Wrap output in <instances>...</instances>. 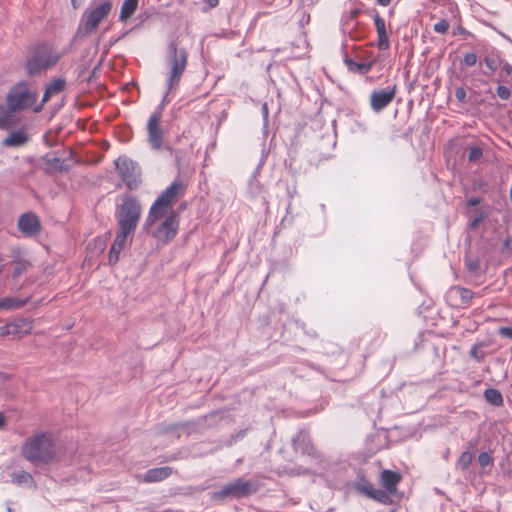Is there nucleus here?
Here are the masks:
<instances>
[{"label": "nucleus", "instance_id": "44", "mask_svg": "<svg viewBox=\"0 0 512 512\" xmlns=\"http://www.w3.org/2000/svg\"><path fill=\"white\" fill-rule=\"evenodd\" d=\"M53 94L51 92H48V89L46 88L45 92H44V95H43V98H42V103L37 106L34 111L35 112H40L42 110V107L43 105L49 101V99L51 98Z\"/></svg>", "mask_w": 512, "mask_h": 512}, {"label": "nucleus", "instance_id": "8", "mask_svg": "<svg viewBox=\"0 0 512 512\" xmlns=\"http://www.w3.org/2000/svg\"><path fill=\"white\" fill-rule=\"evenodd\" d=\"M36 99L37 94L31 93L26 83L21 82L10 89L6 97V102L11 109L18 112L31 107Z\"/></svg>", "mask_w": 512, "mask_h": 512}, {"label": "nucleus", "instance_id": "43", "mask_svg": "<svg viewBox=\"0 0 512 512\" xmlns=\"http://www.w3.org/2000/svg\"><path fill=\"white\" fill-rule=\"evenodd\" d=\"M479 347H480L479 345L475 344L471 347V349L469 351L470 357L474 358L477 361H481L483 358V355H479V353H478Z\"/></svg>", "mask_w": 512, "mask_h": 512}, {"label": "nucleus", "instance_id": "38", "mask_svg": "<svg viewBox=\"0 0 512 512\" xmlns=\"http://www.w3.org/2000/svg\"><path fill=\"white\" fill-rule=\"evenodd\" d=\"M496 95L501 100H508L511 97V90L504 84H499L496 88Z\"/></svg>", "mask_w": 512, "mask_h": 512}, {"label": "nucleus", "instance_id": "2", "mask_svg": "<svg viewBox=\"0 0 512 512\" xmlns=\"http://www.w3.org/2000/svg\"><path fill=\"white\" fill-rule=\"evenodd\" d=\"M142 206L139 200L131 194H123L121 203L116 206L115 217L118 231L133 239L136 228L141 218Z\"/></svg>", "mask_w": 512, "mask_h": 512}, {"label": "nucleus", "instance_id": "20", "mask_svg": "<svg viewBox=\"0 0 512 512\" xmlns=\"http://www.w3.org/2000/svg\"><path fill=\"white\" fill-rule=\"evenodd\" d=\"M402 477L398 472L385 469L381 472L380 483L387 490L394 494L397 490V486L400 483Z\"/></svg>", "mask_w": 512, "mask_h": 512}, {"label": "nucleus", "instance_id": "5", "mask_svg": "<svg viewBox=\"0 0 512 512\" xmlns=\"http://www.w3.org/2000/svg\"><path fill=\"white\" fill-rule=\"evenodd\" d=\"M257 490L258 487L253 481L236 478L223 485L220 490L215 491L212 497L216 500H223L225 498L240 499L256 493Z\"/></svg>", "mask_w": 512, "mask_h": 512}, {"label": "nucleus", "instance_id": "15", "mask_svg": "<svg viewBox=\"0 0 512 512\" xmlns=\"http://www.w3.org/2000/svg\"><path fill=\"white\" fill-rule=\"evenodd\" d=\"M31 329L30 323L26 320H15L10 322L4 326L0 327V335H11L13 337L21 338L23 335L27 334Z\"/></svg>", "mask_w": 512, "mask_h": 512}, {"label": "nucleus", "instance_id": "10", "mask_svg": "<svg viewBox=\"0 0 512 512\" xmlns=\"http://www.w3.org/2000/svg\"><path fill=\"white\" fill-rule=\"evenodd\" d=\"M58 58L56 54L51 52L50 48L46 46L39 47L26 63L27 72L29 75H36L53 66Z\"/></svg>", "mask_w": 512, "mask_h": 512}, {"label": "nucleus", "instance_id": "32", "mask_svg": "<svg viewBox=\"0 0 512 512\" xmlns=\"http://www.w3.org/2000/svg\"><path fill=\"white\" fill-rule=\"evenodd\" d=\"M24 301L13 298H4L0 300L1 309H16L24 305Z\"/></svg>", "mask_w": 512, "mask_h": 512}, {"label": "nucleus", "instance_id": "26", "mask_svg": "<svg viewBox=\"0 0 512 512\" xmlns=\"http://www.w3.org/2000/svg\"><path fill=\"white\" fill-rule=\"evenodd\" d=\"M354 488L360 494L369 497L370 493L374 490V485L364 475H359L354 483Z\"/></svg>", "mask_w": 512, "mask_h": 512}, {"label": "nucleus", "instance_id": "30", "mask_svg": "<svg viewBox=\"0 0 512 512\" xmlns=\"http://www.w3.org/2000/svg\"><path fill=\"white\" fill-rule=\"evenodd\" d=\"M12 482L17 485H24L28 483H33V477L29 472L26 471H16L11 474Z\"/></svg>", "mask_w": 512, "mask_h": 512}, {"label": "nucleus", "instance_id": "33", "mask_svg": "<svg viewBox=\"0 0 512 512\" xmlns=\"http://www.w3.org/2000/svg\"><path fill=\"white\" fill-rule=\"evenodd\" d=\"M47 164L54 167L56 170L63 172L68 171L69 166L65 163V160L54 157V158H44Z\"/></svg>", "mask_w": 512, "mask_h": 512}, {"label": "nucleus", "instance_id": "12", "mask_svg": "<svg viewBox=\"0 0 512 512\" xmlns=\"http://www.w3.org/2000/svg\"><path fill=\"white\" fill-rule=\"evenodd\" d=\"M397 85H389L384 89L374 90L370 95V106L374 112H380L390 105L395 98Z\"/></svg>", "mask_w": 512, "mask_h": 512}, {"label": "nucleus", "instance_id": "53", "mask_svg": "<svg viewBox=\"0 0 512 512\" xmlns=\"http://www.w3.org/2000/svg\"><path fill=\"white\" fill-rule=\"evenodd\" d=\"M7 512H14V510L11 507H7Z\"/></svg>", "mask_w": 512, "mask_h": 512}, {"label": "nucleus", "instance_id": "27", "mask_svg": "<svg viewBox=\"0 0 512 512\" xmlns=\"http://www.w3.org/2000/svg\"><path fill=\"white\" fill-rule=\"evenodd\" d=\"M483 395H484L485 400L489 404L496 406V407L503 405V402H504L503 396L498 389L488 388L484 391Z\"/></svg>", "mask_w": 512, "mask_h": 512}, {"label": "nucleus", "instance_id": "9", "mask_svg": "<svg viewBox=\"0 0 512 512\" xmlns=\"http://www.w3.org/2000/svg\"><path fill=\"white\" fill-rule=\"evenodd\" d=\"M164 220L152 230V236L163 244L169 243L175 238L179 229V214L171 210L164 217Z\"/></svg>", "mask_w": 512, "mask_h": 512}, {"label": "nucleus", "instance_id": "18", "mask_svg": "<svg viewBox=\"0 0 512 512\" xmlns=\"http://www.w3.org/2000/svg\"><path fill=\"white\" fill-rule=\"evenodd\" d=\"M172 473L173 469L169 466L151 468L145 472L142 481L145 483L160 482L170 477Z\"/></svg>", "mask_w": 512, "mask_h": 512}, {"label": "nucleus", "instance_id": "19", "mask_svg": "<svg viewBox=\"0 0 512 512\" xmlns=\"http://www.w3.org/2000/svg\"><path fill=\"white\" fill-rule=\"evenodd\" d=\"M373 20L378 35L377 46L380 50H387L390 44L385 20L377 12L373 15Z\"/></svg>", "mask_w": 512, "mask_h": 512}, {"label": "nucleus", "instance_id": "22", "mask_svg": "<svg viewBox=\"0 0 512 512\" xmlns=\"http://www.w3.org/2000/svg\"><path fill=\"white\" fill-rule=\"evenodd\" d=\"M28 135L23 131H14L3 140V145L7 147H19L28 141Z\"/></svg>", "mask_w": 512, "mask_h": 512}, {"label": "nucleus", "instance_id": "25", "mask_svg": "<svg viewBox=\"0 0 512 512\" xmlns=\"http://www.w3.org/2000/svg\"><path fill=\"white\" fill-rule=\"evenodd\" d=\"M139 0H124L121 6L119 21L125 22L137 10Z\"/></svg>", "mask_w": 512, "mask_h": 512}, {"label": "nucleus", "instance_id": "31", "mask_svg": "<svg viewBox=\"0 0 512 512\" xmlns=\"http://www.w3.org/2000/svg\"><path fill=\"white\" fill-rule=\"evenodd\" d=\"M466 150L470 163H477L483 157V149L479 145H471Z\"/></svg>", "mask_w": 512, "mask_h": 512}, {"label": "nucleus", "instance_id": "41", "mask_svg": "<svg viewBox=\"0 0 512 512\" xmlns=\"http://www.w3.org/2000/svg\"><path fill=\"white\" fill-rule=\"evenodd\" d=\"M466 267L471 273L476 274L479 270V262L473 259L466 260Z\"/></svg>", "mask_w": 512, "mask_h": 512}, {"label": "nucleus", "instance_id": "7", "mask_svg": "<svg viewBox=\"0 0 512 512\" xmlns=\"http://www.w3.org/2000/svg\"><path fill=\"white\" fill-rule=\"evenodd\" d=\"M111 9L112 3L108 0L91 9H87L82 16L78 32L84 36L91 34L97 29L101 21L110 14Z\"/></svg>", "mask_w": 512, "mask_h": 512}, {"label": "nucleus", "instance_id": "36", "mask_svg": "<svg viewBox=\"0 0 512 512\" xmlns=\"http://www.w3.org/2000/svg\"><path fill=\"white\" fill-rule=\"evenodd\" d=\"M501 66H502V72L506 75V78L498 79L497 82L498 83L503 82V83L508 84L510 81H512V65L510 63L504 62L502 60Z\"/></svg>", "mask_w": 512, "mask_h": 512}, {"label": "nucleus", "instance_id": "45", "mask_svg": "<svg viewBox=\"0 0 512 512\" xmlns=\"http://www.w3.org/2000/svg\"><path fill=\"white\" fill-rule=\"evenodd\" d=\"M483 218H484V215H482V214L474 217L469 223V228L472 230L476 229L479 226L480 222L483 220Z\"/></svg>", "mask_w": 512, "mask_h": 512}, {"label": "nucleus", "instance_id": "17", "mask_svg": "<svg viewBox=\"0 0 512 512\" xmlns=\"http://www.w3.org/2000/svg\"><path fill=\"white\" fill-rule=\"evenodd\" d=\"M128 240L130 241V236L119 232L116 233L108 255V262L110 265H115L118 262L120 253L125 248Z\"/></svg>", "mask_w": 512, "mask_h": 512}, {"label": "nucleus", "instance_id": "49", "mask_svg": "<svg viewBox=\"0 0 512 512\" xmlns=\"http://www.w3.org/2000/svg\"><path fill=\"white\" fill-rule=\"evenodd\" d=\"M6 421L4 415L0 412V430L5 427Z\"/></svg>", "mask_w": 512, "mask_h": 512}, {"label": "nucleus", "instance_id": "54", "mask_svg": "<svg viewBox=\"0 0 512 512\" xmlns=\"http://www.w3.org/2000/svg\"><path fill=\"white\" fill-rule=\"evenodd\" d=\"M294 193H296V190L291 191L290 197H293Z\"/></svg>", "mask_w": 512, "mask_h": 512}, {"label": "nucleus", "instance_id": "42", "mask_svg": "<svg viewBox=\"0 0 512 512\" xmlns=\"http://www.w3.org/2000/svg\"><path fill=\"white\" fill-rule=\"evenodd\" d=\"M498 334L501 337H504V338L512 340V327H500L498 329Z\"/></svg>", "mask_w": 512, "mask_h": 512}, {"label": "nucleus", "instance_id": "24", "mask_svg": "<svg viewBox=\"0 0 512 512\" xmlns=\"http://www.w3.org/2000/svg\"><path fill=\"white\" fill-rule=\"evenodd\" d=\"M15 112L17 111L11 109L8 105L7 107H4V112L1 116V121H3L4 124L0 129H9L19 123L20 118L15 115Z\"/></svg>", "mask_w": 512, "mask_h": 512}, {"label": "nucleus", "instance_id": "50", "mask_svg": "<svg viewBox=\"0 0 512 512\" xmlns=\"http://www.w3.org/2000/svg\"><path fill=\"white\" fill-rule=\"evenodd\" d=\"M391 2V0H377V4L381 5V6H387L389 5Z\"/></svg>", "mask_w": 512, "mask_h": 512}, {"label": "nucleus", "instance_id": "6", "mask_svg": "<svg viewBox=\"0 0 512 512\" xmlns=\"http://www.w3.org/2000/svg\"><path fill=\"white\" fill-rule=\"evenodd\" d=\"M115 169L128 190L138 189L141 184V169L139 165L127 156H119L115 161Z\"/></svg>", "mask_w": 512, "mask_h": 512}, {"label": "nucleus", "instance_id": "14", "mask_svg": "<svg viewBox=\"0 0 512 512\" xmlns=\"http://www.w3.org/2000/svg\"><path fill=\"white\" fill-rule=\"evenodd\" d=\"M18 228L27 237L35 236L41 230L39 217L32 212L22 214L18 220Z\"/></svg>", "mask_w": 512, "mask_h": 512}, {"label": "nucleus", "instance_id": "40", "mask_svg": "<svg viewBox=\"0 0 512 512\" xmlns=\"http://www.w3.org/2000/svg\"><path fill=\"white\" fill-rule=\"evenodd\" d=\"M455 97L462 106L468 103L467 93L464 87H457L455 89Z\"/></svg>", "mask_w": 512, "mask_h": 512}, {"label": "nucleus", "instance_id": "39", "mask_svg": "<svg viewBox=\"0 0 512 512\" xmlns=\"http://www.w3.org/2000/svg\"><path fill=\"white\" fill-rule=\"evenodd\" d=\"M449 27V22L446 19H441L434 24L433 29L437 33L445 34L448 31Z\"/></svg>", "mask_w": 512, "mask_h": 512}, {"label": "nucleus", "instance_id": "46", "mask_svg": "<svg viewBox=\"0 0 512 512\" xmlns=\"http://www.w3.org/2000/svg\"><path fill=\"white\" fill-rule=\"evenodd\" d=\"M25 269V264L19 263L14 269V276L20 275Z\"/></svg>", "mask_w": 512, "mask_h": 512}, {"label": "nucleus", "instance_id": "55", "mask_svg": "<svg viewBox=\"0 0 512 512\" xmlns=\"http://www.w3.org/2000/svg\"><path fill=\"white\" fill-rule=\"evenodd\" d=\"M294 193H296V190L291 191L290 197H293Z\"/></svg>", "mask_w": 512, "mask_h": 512}, {"label": "nucleus", "instance_id": "16", "mask_svg": "<svg viewBox=\"0 0 512 512\" xmlns=\"http://www.w3.org/2000/svg\"><path fill=\"white\" fill-rule=\"evenodd\" d=\"M293 447L296 452H301L309 456L316 454V449L311 442V439L307 433L300 430L297 435L292 439Z\"/></svg>", "mask_w": 512, "mask_h": 512}, {"label": "nucleus", "instance_id": "11", "mask_svg": "<svg viewBox=\"0 0 512 512\" xmlns=\"http://www.w3.org/2000/svg\"><path fill=\"white\" fill-rule=\"evenodd\" d=\"M162 110L158 108L149 117L147 123L148 142L152 149L160 150L163 144V131L160 127Z\"/></svg>", "mask_w": 512, "mask_h": 512}, {"label": "nucleus", "instance_id": "3", "mask_svg": "<svg viewBox=\"0 0 512 512\" xmlns=\"http://www.w3.org/2000/svg\"><path fill=\"white\" fill-rule=\"evenodd\" d=\"M22 456L34 465L51 463L55 458V444L49 433H39L28 438L22 448Z\"/></svg>", "mask_w": 512, "mask_h": 512}, {"label": "nucleus", "instance_id": "51", "mask_svg": "<svg viewBox=\"0 0 512 512\" xmlns=\"http://www.w3.org/2000/svg\"><path fill=\"white\" fill-rule=\"evenodd\" d=\"M71 4L74 9H77L80 6L78 0H71Z\"/></svg>", "mask_w": 512, "mask_h": 512}, {"label": "nucleus", "instance_id": "28", "mask_svg": "<svg viewBox=\"0 0 512 512\" xmlns=\"http://www.w3.org/2000/svg\"><path fill=\"white\" fill-rule=\"evenodd\" d=\"M483 62L485 63L486 67L490 70V73L485 72V74L491 75L501 65L502 59L500 58L498 53H491L483 58Z\"/></svg>", "mask_w": 512, "mask_h": 512}, {"label": "nucleus", "instance_id": "37", "mask_svg": "<svg viewBox=\"0 0 512 512\" xmlns=\"http://www.w3.org/2000/svg\"><path fill=\"white\" fill-rule=\"evenodd\" d=\"M477 461L483 468L493 465V457L488 452H481L477 457Z\"/></svg>", "mask_w": 512, "mask_h": 512}, {"label": "nucleus", "instance_id": "48", "mask_svg": "<svg viewBox=\"0 0 512 512\" xmlns=\"http://www.w3.org/2000/svg\"><path fill=\"white\" fill-rule=\"evenodd\" d=\"M205 3L209 8H214L218 5L219 0H205Z\"/></svg>", "mask_w": 512, "mask_h": 512}, {"label": "nucleus", "instance_id": "23", "mask_svg": "<svg viewBox=\"0 0 512 512\" xmlns=\"http://www.w3.org/2000/svg\"><path fill=\"white\" fill-rule=\"evenodd\" d=\"M344 62L351 72H357L360 74L368 73L373 67V62H355L347 55L344 58Z\"/></svg>", "mask_w": 512, "mask_h": 512}, {"label": "nucleus", "instance_id": "13", "mask_svg": "<svg viewBox=\"0 0 512 512\" xmlns=\"http://www.w3.org/2000/svg\"><path fill=\"white\" fill-rule=\"evenodd\" d=\"M474 297L473 291L462 286H453L447 293V299L456 307L467 308Z\"/></svg>", "mask_w": 512, "mask_h": 512}, {"label": "nucleus", "instance_id": "56", "mask_svg": "<svg viewBox=\"0 0 512 512\" xmlns=\"http://www.w3.org/2000/svg\"><path fill=\"white\" fill-rule=\"evenodd\" d=\"M294 193H296V190L291 191L290 197H293Z\"/></svg>", "mask_w": 512, "mask_h": 512}, {"label": "nucleus", "instance_id": "52", "mask_svg": "<svg viewBox=\"0 0 512 512\" xmlns=\"http://www.w3.org/2000/svg\"><path fill=\"white\" fill-rule=\"evenodd\" d=\"M262 111H263L264 115L267 116V114H268V107H267L266 103L262 106Z\"/></svg>", "mask_w": 512, "mask_h": 512}, {"label": "nucleus", "instance_id": "1", "mask_svg": "<svg viewBox=\"0 0 512 512\" xmlns=\"http://www.w3.org/2000/svg\"><path fill=\"white\" fill-rule=\"evenodd\" d=\"M186 186L181 180L173 181L153 202L145 219L144 228L148 231L157 221L172 209L173 204L185 195Z\"/></svg>", "mask_w": 512, "mask_h": 512}, {"label": "nucleus", "instance_id": "29", "mask_svg": "<svg viewBox=\"0 0 512 512\" xmlns=\"http://www.w3.org/2000/svg\"><path fill=\"white\" fill-rule=\"evenodd\" d=\"M391 494L392 493L387 492L386 489L382 490L374 488V490L370 493V496L368 498H371L381 504L388 505L392 502V499L390 497Z\"/></svg>", "mask_w": 512, "mask_h": 512}, {"label": "nucleus", "instance_id": "35", "mask_svg": "<svg viewBox=\"0 0 512 512\" xmlns=\"http://www.w3.org/2000/svg\"><path fill=\"white\" fill-rule=\"evenodd\" d=\"M477 55L474 52H467L464 54L461 64L466 67H473L477 63Z\"/></svg>", "mask_w": 512, "mask_h": 512}, {"label": "nucleus", "instance_id": "34", "mask_svg": "<svg viewBox=\"0 0 512 512\" xmlns=\"http://www.w3.org/2000/svg\"><path fill=\"white\" fill-rule=\"evenodd\" d=\"M66 86V82L62 78H58L53 80L48 86V92H51L53 95L61 93Z\"/></svg>", "mask_w": 512, "mask_h": 512}, {"label": "nucleus", "instance_id": "21", "mask_svg": "<svg viewBox=\"0 0 512 512\" xmlns=\"http://www.w3.org/2000/svg\"><path fill=\"white\" fill-rule=\"evenodd\" d=\"M474 446L475 445L472 442H469L467 450L463 451L460 454V456L458 457V459L456 461V467L460 471H466L470 467V465L474 459V455L472 452V449L474 448Z\"/></svg>", "mask_w": 512, "mask_h": 512}, {"label": "nucleus", "instance_id": "4", "mask_svg": "<svg viewBox=\"0 0 512 512\" xmlns=\"http://www.w3.org/2000/svg\"><path fill=\"white\" fill-rule=\"evenodd\" d=\"M188 53L184 48H178L175 41L168 44L167 63L169 76L167 79L168 92L175 89L187 66Z\"/></svg>", "mask_w": 512, "mask_h": 512}, {"label": "nucleus", "instance_id": "47", "mask_svg": "<svg viewBox=\"0 0 512 512\" xmlns=\"http://www.w3.org/2000/svg\"><path fill=\"white\" fill-rule=\"evenodd\" d=\"M481 199L480 198H476V197H473V198H470L468 201H467V205L469 207L471 206H476L480 203Z\"/></svg>", "mask_w": 512, "mask_h": 512}]
</instances>
